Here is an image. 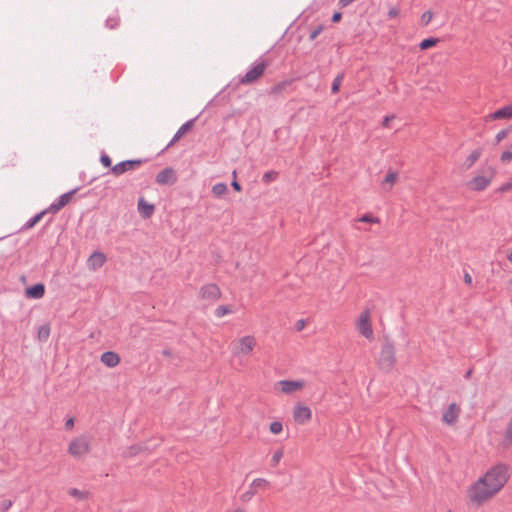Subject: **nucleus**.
Returning <instances> with one entry per match:
<instances>
[{"mask_svg": "<svg viewBox=\"0 0 512 512\" xmlns=\"http://www.w3.org/2000/svg\"><path fill=\"white\" fill-rule=\"evenodd\" d=\"M199 296L202 300L216 302L221 297V291L217 284L208 283L200 288Z\"/></svg>", "mask_w": 512, "mask_h": 512, "instance_id": "6e6552de", "label": "nucleus"}, {"mask_svg": "<svg viewBox=\"0 0 512 512\" xmlns=\"http://www.w3.org/2000/svg\"><path fill=\"white\" fill-rule=\"evenodd\" d=\"M49 336H50V325L47 323L44 325H41L37 332L38 340L41 342H45L48 340Z\"/></svg>", "mask_w": 512, "mask_h": 512, "instance_id": "bb28decb", "label": "nucleus"}, {"mask_svg": "<svg viewBox=\"0 0 512 512\" xmlns=\"http://www.w3.org/2000/svg\"><path fill=\"white\" fill-rule=\"evenodd\" d=\"M46 214H50L47 208L31 217L22 227V230H28L34 227Z\"/></svg>", "mask_w": 512, "mask_h": 512, "instance_id": "b1692460", "label": "nucleus"}, {"mask_svg": "<svg viewBox=\"0 0 512 512\" xmlns=\"http://www.w3.org/2000/svg\"><path fill=\"white\" fill-rule=\"evenodd\" d=\"M461 408L456 403H451L443 413L442 421L447 425H453L458 421Z\"/></svg>", "mask_w": 512, "mask_h": 512, "instance_id": "4468645a", "label": "nucleus"}, {"mask_svg": "<svg viewBox=\"0 0 512 512\" xmlns=\"http://www.w3.org/2000/svg\"><path fill=\"white\" fill-rule=\"evenodd\" d=\"M324 25L323 24H319L317 25L310 33L309 35V39L311 41L315 40L324 30Z\"/></svg>", "mask_w": 512, "mask_h": 512, "instance_id": "f704fd0d", "label": "nucleus"}, {"mask_svg": "<svg viewBox=\"0 0 512 512\" xmlns=\"http://www.w3.org/2000/svg\"><path fill=\"white\" fill-rule=\"evenodd\" d=\"M12 504L11 500L5 499L0 503V510L2 512H7L11 508Z\"/></svg>", "mask_w": 512, "mask_h": 512, "instance_id": "c03bdc74", "label": "nucleus"}, {"mask_svg": "<svg viewBox=\"0 0 512 512\" xmlns=\"http://www.w3.org/2000/svg\"><path fill=\"white\" fill-rule=\"evenodd\" d=\"M491 119H509L512 117V103L504 106L489 116Z\"/></svg>", "mask_w": 512, "mask_h": 512, "instance_id": "412c9836", "label": "nucleus"}, {"mask_svg": "<svg viewBox=\"0 0 512 512\" xmlns=\"http://www.w3.org/2000/svg\"><path fill=\"white\" fill-rule=\"evenodd\" d=\"M394 118V116H386L382 122V125L387 127L388 124H389V121L392 120Z\"/></svg>", "mask_w": 512, "mask_h": 512, "instance_id": "864d4df0", "label": "nucleus"}, {"mask_svg": "<svg viewBox=\"0 0 512 512\" xmlns=\"http://www.w3.org/2000/svg\"><path fill=\"white\" fill-rule=\"evenodd\" d=\"M500 160L502 163H508L512 160V150H506L504 152H502L501 156H500Z\"/></svg>", "mask_w": 512, "mask_h": 512, "instance_id": "58836bf2", "label": "nucleus"}, {"mask_svg": "<svg viewBox=\"0 0 512 512\" xmlns=\"http://www.w3.org/2000/svg\"><path fill=\"white\" fill-rule=\"evenodd\" d=\"M68 493H69L70 496L75 497V498L80 499V500H84V499L88 498V492L81 491V490H79L77 488L69 489Z\"/></svg>", "mask_w": 512, "mask_h": 512, "instance_id": "2f4dec72", "label": "nucleus"}, {"mask_svg": "<svg viewBox=\"0 0 512 512\" xmlns=\"http://www.w3.org/2000/svg\"><path fill=\"white\" fill-rule=\"evenodd\" d=\"M509 130L508 129H502L496 134L495 141L496 144L500 143L504 138L507 137Z\"/></svg>", "mask_w": 512, "mask_h": 512, "instance_id": "a19ab883", "label": "nucleus"}, {"mask_svg": "<svg viewBox=\"0 0 512 512\" xmlns=\"http://www.w3.org/2000/svg\"><path fill=\"white\" fill-rule=\"evenodd\" d=\"M481 155H482V148H477V149L473 150L467 156V158H466V160L464 162V168L465 169H470L475 164V162H477L479 160Z\"/></svg>", "mask_w": 512, "mask_h": 512, "instance_id": "5701e85b", "label": "nucleus"}, {"mask_svg": "<svg viewBox=\"0 0 512 512\" xmlns=\"http://www.w3.org/2000/svg\"><path fill=\"white\" fill-rule=\"evenodd\" d=\"M141 450H142L141 446L132 445V446L128 447L123 452V456L124 457H133V456L137 455Z\"/></svg>", "mask_w": 512, "mask_h": 512, "instance_id": "72a5a7b5", "label": "nucleus"}, {"mask_svg": "<svg viewBox=\"0 0 512 512\" xmlns=\"http://www.w3.org/2000/svg\"><path fill=\"white\" fill-rule=\"evenodd\" d=\"M92 437L89 435H80L71 440L68 446V453L76 459L83 458L91 451Z\"/></svg>", "mask_w": 512, "mask_h": 512, "instance_id": "7ed1b4c3", "label": "nucleus"}, {"mask_svg": "<svg viewBox=\"0 0 512 512\" xmlns=\"http://www.w3.org/2000/svg\"><path fill=\"white\" fill-rule=\"evenodd\" d=\"M501 445L504 448H510L512 446V415L509 419L507 426L505 428L504 436L501 441Z\"/></svg>", "mask_w": 512, "mask_h": 512, "instance_id": "4be33fe9", "label": "nucleus"}, {"mask_svg": "<svg viewBox=\"0 0 512 512\" xmlns=\"http://www.w3.org/2000/svg\"><path fill=\"white\" fill-rule=\"evenodd\" d=\"M268 66V60L259 58L246 72V74L239 79V83L242 85H249L256 82L264 74Z\"/></svg>", "mask_w": 512, "mask_h": 512, "instance_id": "39448f33", "label": "nucleus"}, {"mask_svg": "<svg viewBox=\"0 0 512 512\" xmlns=\"http://www.w3.org/2000/svg\"><path fill=\"white\" fill-rule=\"evenodd\" d=\"M342 18V14L340 12H335L333 15H332V18H331V21L333 23H337L341 20Z\"/></svg>", "mask_w": 512, "mask_h": 512, "instance_id": "8fccbe9b", "label": "nucleus"}, {"mask_svg": "<svg viewBox=\"0 0 512 512\" xmlns=\"http://www.w3.org/2000/svg\"><path fill=\"white\" fill-rule=\"evenodd\" d=\"M494 176V168L490 166L483 168L467 183V187L472 191H483L490 185Z\"/></svg>", "mask_w": 512, "mask_h": 512, "instance_id": "20e7f679", "label": "nucleus"}, {"mask_svg": "<svg viewBox=\"0 0 512 512\" xmlns=\"http://www.w3.org/2000/svg\"><path fill=\"white\" fill-rule=\"evenodd\" d=\"M279 384L281 385L282 392L286 394L293 393L304 387L303 381L282 380L279 382Z\"/></svg>", "mask_w": 512, "mask_h": 512, "instance_id": "dca6fc26", "label": "nucleus"}, {"mask_svg": "<svg viewBox=\"0 0 512 512\" xmlns=\"http://www.w3.org/2000/svg\"><path fill=\"white\" fill-rule=\"evenodd\" d=\"M232 174H233V177H234V178H236V171H235V170L233 171V173H232ZM231 186L233 187V189H234L235 191L240 192V191L242 190L241 185L236 181V179H234V180L232 181Z\"/></svg>", "mask_w": 512, "mask_h": 512, "instance_id": "49530a36", "label": "nucleus"}, {"mask_svg": "<svg viewBox=\"0 0 512 512\" xmlns=\"http://www.w3.org/2000/svg\"><path fill=\"white\" fill-rule=\"evenodd\" d=\"M106 27L109 28V29H116L119 27L120 25V17L119 15L116 13L114 15H111L109 16L107 19H106Z\"/></svg>", "mask_w": 512, "mask_h": 512, "instance_id": "c85d7f7f", "label": "nucleus"}, {"mask_svg": "<svg viewBox=\"0 0 512 512\" xmlns=\"http://www.w3.org/2000/svg\"><path fill=\"white\" fill-rule=\"evenodd\" d=\"M77 188L62 194L59 198L54 201L49 207H47V211L50 214H57L63 207H65L70 201L72 196L77 192Z\"/></svg>", "mask_w": 512, "mask_h": 512, "instance_id": "1a4fd4ad", "label": "nucleus"}, {"mask_svg": "<svg viewBox=\"0 0 512 512\" xmlns=\"http://www.w3.org/2000/svg\"><path fill=\"white\" fill-rule=\"evenodd\" d=\"M463 280H464V282H465L467 285H469V286H471V285H472V277H471V275H470L468 272H465V273H464Z\"/></svg>", "mask_w": 512, "mask_h": 512, "instance_id": "3c124183", "label": "nucleus"}, {"mask_svg": "<svg viewBox=\"0 0 512 512\" xmlns=\"http://www.w3.org/2000/svg\"><path fill=\"white\" fill-rule=\"evenodd\" d=\"M234 512H243V510H241V509H237V510H235Z\"/></svg>", "mask_w": 512, "mask_h": 512, "instance_id": "13d9d810", "label": "nucleus"}, {"mask_svg": "<svg viewBox=\"0 0 512 512\" xmlns=\"http://www.w3.org/2000/svg\"><path fill=\"white\" fill-rule=\"evenodd\" d=\"M177 181V175L172 167H166L161 170L155 178V182L159 185H173Z\"/></svg>", "mask_w": 512, "mask_h": 512, "instance_id": "9d476101", "label": "nucleus"}, {"mask_svg": "<svg viewBox=\"0 0 512 512\" xmlns=\"http://www.w3.org/2000/svg\"><path fill=\"white\" fill-rule=\"evenodd\" d=\"M227 191H228V188L225 183H216L212 187V193L217 197H221V196L225 195L227 193Z\"/></svg>", "mask_w": 512, "mask_h": 512, "instance_id": "7c9ffc66", "label": "nucleus"}, {"mask_svg": "<svg viewBox=\"0 0 512 512\" xmlns=\"http://www.w3.org/2000/svg\"><path fill=\"white\" fill-rule=\"evenodd\" d=\"M282 457H283V451L282 450L275 451V453L272 456V465L276 466L279 463V461L281 460Z\"/></svg>", "mask_w": 512, "mask_h": 512, "instance_id": "37998d69", "label": "nucleus"}, {"mask_svg": "<svg viewBox=\"0 0 512 512\" xmlns=\"http://www.w3.org/2000/svg\"><path fill=\"white\" fill-rule=\"evenodd\" d=\"M388 18H396L399 15V9L397 7H392L388 10Z\"/></svg>", "mask_w": 512, "mask_h": 512, "instance_id": "a18cd8bd", "label": "nucleus"}, {"mask_svg": "<svg viewBox=\"0 0 512 512\" xmlns=\"http://www.w3.org/2000/svg\"><path fill=\"white\" fill-rule=\"evenodd\" d=\"M101 362L107 367L113 368L120 363V356L113 351H106L101 355Z\"/></svg>", "mask_w": 512, "mask_h": 512, "instance_id": "6ab92c4d", "label": "nucleus"}, {"mask_svg": "<svg viewBox=\"0 0 512 512\" xmlns=\"http://www.w3.org/2000/svg\"><path fill=\"white\" fill-rule=\"evenodd\" d=\"M398 179V173L396 171H390L385 179L382 181V187L387 190H391L392 186Z\"/></svg>", "mask_w": 512, "mask_h": 512, "instance_id": "393cba45", "label": "nucleus"}, {"mask_svg": "<svg viewBox=\"0 0 512 512\" xmlns=\"http://www.w3.org/2000/svg\"><path fill=\"white\" fill-rule=\"evenodd\" d=\"M359 221L361 222H366V223H377L379 222L378 218L376 217H373L372 215H369V214H365L363 215Z\"/></svg>", "mask_w": 512, "mask_h": 512, "instance_id": "79ce46f5", "label": "nucleus"}, {"mask_svg": "<svg viewBox=\"0 0 512 512\" xmlns=\"http://www.w3.org/2000/svg\"><path fill=\"white\" fill-rule=\"evenodd\" d=\"M106 261V256L102 252H94L88 259L89 266L96 270L103 266Z\"/></svg>", "mask_w": 512, "mask_h": 512, "instance_id": "aec40b11", "label": "nucleus"}, {"mask_svg": "<svg viewBox=\"0 0 512 512\" xmlns=\"http://www.w3.org/2000/svg\"><path fill=\"white\" fill-rule=\"evenodd\" d=\"M312 417L311 409L308 406L296 405L293 410L294 421L298 424H305Z\"/></svg>", "mask_w": 512, "mask_h": 512, "instance_id": "f8f14e48", "label": "nucleus"}, {"mask_svg": "<svg viewBox=\"0 0 512 512\" xmlns=\"http://www.w3.org/2000/svg\"><path fill=\"white\" fill-rule=\"evenodd\" d=\"M100 162L104 167H107L110 169H111V167H113L111 158L105 152H102V154L100 156Z\"/></svg>", "mask_w": 512, "mask_h": 512, "instance_id": "e433bc0d", "label": "nucleus"}, {"mask_svg": "<svg viewBox=\"0 0 512 512\" xmlns=\"http://www.w3.org/2000/svg\"><path fill=\"white\" fill-rule=\"evenodd\" d=\"M269 486V482L264 478H257L254 479L250 485V489L246 492H244L240 499L243 502H248L252 499V497L256 494L257 488H266Z\"/></svg>", "mask_w": 512, "mask_h": 512, "instance_id": "ddd939ff", "label": "nucleus"}, {"mask_svg": "<svg viewBox=\"0 0 512 512\" xmlns=\"http://www.w3.org/2000/svg\"><path fill=\"white\" fill-rule=\"evenodd\" d=\"M438 42H439L438 38L429 37L420 42L419 48L421 50H427L431 47H434Z\"/></svg>", "mask_w": 512, "mask_h": 512, "instance_id": "c756f323", "label": "nucleus"}, {"mask_svg": "<svg viewBox=\"0 0 512 512\" xmlns=\"http://www.w3.org/2000/svg\"><path fill=\"white\" fill-rule=\"evenodd\" d=\"M269 429L272 434H279L283 430V425L280 421H274L270 424Z\"/></svg>", "mask_w": 512, "mask_h": 512, "instance_id": "c9c22d12", "label": "nucleus"}, {"mask_svg": "<svg viewBox=\"0 0 512 512\" xmlns=\"http://www.w3.org/2000/svg\"><path fill=\"white\" fill-rule=\"evenodd\" d=\"M291 85H292V80L281 81L271 88L270 94L279 95L283 91H285L288 87H290Z\"/></svg>", "mask_w": 512, "mask_h": 512, "instance_id": "a878e982", "label": "nucleus"}, {"mask_svg": "<svg viewBox=\"0 0 512 512\" xmlns=\"http://www.w3.org/2000/svg\"><path fill=\"white\" fill-rule=\"evenodd\" d=\"M507 259L512 263V251L508 254Z\"/></svg>", "mask_w": 512, "mask_h": 512, "instance_id": "6e6d98bb", "label": "nucleus"}, {"mask_svg": "<svg viewBox=\"0 0 512 512\" xmlns=\"http://www.w3.org/2000/svg\"><path fill=\"white\" fill-rule=\"evenodd\" d=\"M196 121V118L190 119L187 122H185L175 133L171 141L167 144L164 150L170 148L173 146L184 134H186L189 130L192 129L194 126V123Z\"/></svg>", "mask_w": 512, "mask_h": 512, "instance_id": "2eb2a0df", "label": "nucleus"}, {"mask_svg": "<svg viewBox=\"0 0 512 512\" xmlns=\"http://www.w3.org/2000/svg\"><path fill=\"white\" fill-rule=\"evenodd\" d=\"M433 18V14L431 11H425L421 16V24L423 26H427Z\"/></svg>", "mask_w": 512, "mask_h": 512, "instance_id": "4c0bfd02", "label": "nucleus"}, {"mask_svg": "<svg viewBox=\"0 0 512 512\" xmlns=\"http://www.w3.org/2000/svg\"><path fill=\"white\" fill-rule=\"evenodd\" d=\"M74 427V419L72 417H70L69 419L66 420L65 422V428L67 430H71L72 428Z\"/></svg>", "mask_w": 512, "mask_h": 512, "instance_id": "09e8293b", "label": "nucleus"}, {"mask_svg": "<svg viewBox=\"0 0 512 512\" xmlns=\"http://www.w3.org/2000/svg\"><path fill=\"white\" fill-rule=\"evenodd\" d=\"M138 211L142 218L148 219L153 215L155 207L153 204L148 203L143 197H141L138 200Z\"/></svg>", "mask_w": 512, "mask_h": 512, "instance_id": "f3484780", "label": "nucleus"}, {"mask_svg": "<svg viewBox=\"0 0 512 512\" xmlns=\"http://www.w3.org/2000/svg\"><path fill=\"white\" fill-rule=\"evenodd\" d=\"M26 296L31 299H40L45 294V286L43 283H36L26 288Z\"/></svg>", "mask_w": 512, "mask_h": 512, "instance_id": "a211bd4d", "label": "nucleus"}, {"mask_svg": "<svg viewBox=\"0 0 512 512\" xmlns=\"http://www.w3.org/2000/svg\"><path fill=\"white\" fill-rule=\"evenodd\" d=\"M509 477V468L506 464L498 463L494 465L471 486L469 490L470 501L482 505L504 487Z\"/></svg>", "mask_w": 512, "mask_h": 512, "instance_id": "f257e3e1", "label": "nucleus"}, {"mask_svg": "<svg viewBox=\"0 0 512 512\" xmlns=\"http://www.w3.org/2000/svg\"><path fill=\"white\" fill-rule=\"evenodd\" d=\"M232 312L233 311H232V309L229 306L221 305V306H219V307H217L215 309L214 314H215L216 317L221 318V317H223V316H225L227 314H230Z\"/></svg>", "mask_w": 512, "mask_h": 512, "instance_id": "473e14b6", "label": "nucleus"}, {"mask_svg": "<svg viewBox=\"0 0 512 512\" xmlns=\"http://www.w3.org/2000/svg\"><path fill=\"white\" fill-rule=\"evenodd\" d=\"M256 345V340L253 336H244L239 339L235 345V354H249L253 351Z\"/></svg>", "mask_w": 512, "mask_h": 512, "instance_id": "9b49d317", "label": "nucleus"}, {"mask_svg": "<svg viewBox=\"0 0 512 512\" xmlns=\"http://www.w3.org/2000/svg\"><path fill=\"white\" fill-rule=\"evenodd\" d=\"M345 73L342 71L337 74V76L334 78L332 85H331V92L332 94H337L340 90V86L344 80Z\"/></svg>", "mask_w": 512, "mask_h": 512, "instance_id": "cd10ccee", "label": "nucleus"}, {"mask_svg": "<svg viewBox=\"0 0 512 512\" xmlns=\"http://www.w3.org/2000/svg\"><path fill=\"white\" fill-rule=\"evenodd\" d=\"M147 160L145 159H130V160H124L113 167H111V173L114 176H120L128 171H133L138 169L143 163H145Z\"/></svg>", "mask_w": 512, "mask_h": 512, "instance_id": "423d86ee", "label": "nucleus"}, {"mask_svg": "<svg viewBox=\"0 0 512 512\" xmlns=\"http://www.w3.org/2000/svg\"><path fill=\"white\" fill-rule=\"evenodd\" d=\"M357 330L366 339L371 340L373 338V329H372V325L370 322L369 309H365L360 314L359 320L357 322Z\"/></svg>", "mask_w": 512, "mask_h": 512, "instance_id": "0eeeda50", "label": "nucleus"}, {"mask_svg": "<svg viewBox=\"0 0 512 512\" xmlns=\"http://www.w3.org/2000/svg\"><path fill=\"white\" fill-rule=\"evenodd\" d=\"M277 176V173L275 171H268L263 175V182L269 183L270 181L274 180Z\"/></svg>", "mask_w": 512, "mask_h": 512, "instance_id": "ea45409f", "label": "nucleus"}, {"mask_svg": "<svg viewBox=\"0 0 512 512\" xmlns=\"http://www.w3.org/2000/svg\"><path fill=\"white\" fill-rule=\"evenodd\" d=\"M378 367L384 372H390L396 364L394 344L386 339L382 344L381 351L377 359Z\"/></svg>", "mask_w": 512, "mask_h": 512, "instance_id": "f03ea898", "label": "nucleus"}, {"mask_svg": "<svg viewBox=\"0 0 512 512\" xmlns=\"http://www.w3.org/2000/svg\"><path fill=\"white\" fill-rule=\"evenodd\" d=\"M163 354H164V355H169L170 353H169V351L164 350V351H163Z\"/></svg>", "mask_w": 512, "mask_h": 512, "instance_id": "4d7b16f0", "label": "nucleus"}, {"mask_svg": "<svg viewBox=\"0 0 512 512\" xmlns=\"http://www.w3.org/2000/svg\"><path fill=\"white\" fill-rule=\"evenodd\" d=\"M472 372H473V370H472V369H469V370L465 373L464 377H465L466 379H469V378L471 377V375H472Z\"/></svg>", "mask_w": 512, "mask_h": 512, "instance_id": "5fc2aeb1", "label": "nucleus"}, {"mask_svg": "<svg viewBox=\"0 0 512 512\" xmlns=\"http://www.w3.org/2000/svg\"><path fill=\"white\" fill-rule=\"evenodd\" d=\"M512 189V182H506L498 188L501 193L507 192Z\"/></svg>", "mask_w": 512, "mask_h": 512, "instance_id": "de8ad7c7", "label": "nucleus"}, {"mask_svg": "<svg viewBox=\"0 0 512 512\" xmlns=\"http://www.w3.org/2000/svg\"><path fill=\"white\" fill-rule=\"evenodd\" d=\"M447 512H452L451 510H448Z\"/></svg>", "mask_w": 512, "mask_h": 512, "instance_id": "bf43d9fd", "label": "nucleus"}, {"mask_svg": "<svg viewBox=\"0 0 512 512\" xmlns=\"http://www.w3.org/2000/svg\"><path fill=\"white\" fill-rule=\"evenodd\" d=\"M305 326L304 320H298L296 323V329L297 331H301Z\"/></svg>", "mask_w": 512, "mask_h": 512, "instance_id": "603ef678", "label": "nucleus"}]
</instances>
